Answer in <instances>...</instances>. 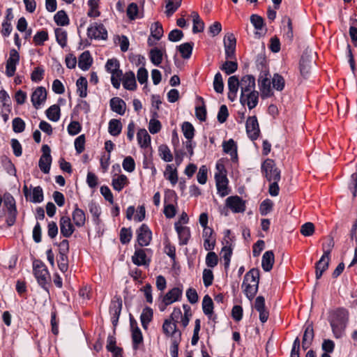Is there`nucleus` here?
Returning a JSON list of instances; mask_svg holds the SVG:
<instances>
[{"mask_svg":"<svg viewBox=\"0 0 357 357\" xmlns=\"http://www.w3.org/2000/svg\"><path fill=\"white\" fill-rule=\"evenodd\" d=\"M55 36L57 43L63 48L67 45V32L61 29L57 28L55 29Z\"/></svg>","mask_w":357,"mask_h":357,"instance_id":"nucleus-47","label":"nucleus"},{"mask_svg":"<svg viewBox=\"0 0 357 357\" xmlns=\"http://www.w3.org/2000/svg\"><path fill=\"white\" fill-rule=\"evenodd\" d=\"M13 129L15 132H22L25 129L24 121L19 117L15 118L13 120Z\"/></svg>","mask_w":357,"mask_h":357,"instance_id":"nucleus-64","label":"nucleus"},{"mask_svg":"<svg viewBox=\"0 0 357 357\" xmlns=\"http://www.w3.org/2000/svg\"><path fill=\"white\" fill-rule=\"evenodd\" d=\"M213 88L218 93H222L224 91L223 79L222 75L220 73H216L214 77Z\"/></svg>","mask_w":357,"mask_h":357,"instance_id":"nucleus-53","label":"nucleus"},{"mask_svg":"<svg viewBox=\"0 0 357 357\" xmlns=\"http://www.w3.org/2000/svg\"><path fill=\"white\" fill-rule=\"evenodd\" d=\"M77 91L81 98H84L87 95V80L84 77H80L76 82Z\"/></svg>","mask_w":357,"mask_h":357,"instance_id":"nucleus-46","label":"nucleus"},{"mask_svg":"<svg viewBox=\"0 0 357 357\" xmlns=\"http://www.w3.org/2000/svg\"><path fill=\"white\" fill-rule=\"evenodd\" d=\"M202 309L206 315L211 316L213 312V303L208 295H206L202 301Z\"/></svg>","mask_w":357,"mask_h":357,"instance_id":"nucleus-43","label":"nucleus"},{"mask_svg":"<svg viewBox=\"0 0 357 357\" xmlns=\"http://www.w3.org/2000/svg\"><path fill=\"white\" fill-rule=\"evenodd\" d=\"M271 83L270 79L268 78H264L261 80L259 86L262 97H269L273 95Z\"/></svg>","mask_w":357,"mask_h":357,"instance_id":"nucleus-45","label":"nucleus"},{"mask_svg":"<svg viewBox=\"0 0 357 357\" xmlns=\"http://www.w3.org/2000/svg\"><path fill=\"white\" fill-rule=\"evenodd\" d=\"M174 227L180 240V244L186 245L190 238V228L179 225V223H175Z\"/></svg>","mask_w":357,"mask_h":357,"instance_id":"nucleus-25","label":"nucleus"},{"mask_svg":"<svg viewBox=\"0 0 357 357\" xmlns=\"http://www.w3.org/2000/svg\"><path fill=\"white\" fill-rule=\"evenodd\" d=\"M139 144L142 148H146L151 143V137L145 129H140L137 134Z\"/></svg>","mask_w":357,"mask_h":357,"instance_id":"nucleus-37","label":"nucleus"},{"mask_svg":"<svg viewBox=\"0 0 357 357\" xmlns=\"http://www.w3.org/2000/svg\"><path fill=\"white\" fill-rule=\"evenodd\" d=\"M273 202L268 199H265L261 202L259 207L260 213L262 215H267L273 208Z\"/></svg>","mask_w":357,"mask_h":357,"instance_id":"nucleus-62","label":"nucleus"},{"mask_svg":"<svg viewBox=\"0 0 357 357\" xmlns=\"http://www.w3.org/2000/svg\"><path fill=\"white\" fill-rule=\"evenodd\" d=\"M259 270L252 268L244 276L242 288L246 297L252 300L257 293L259 283Z\"/></svg>","mask_w":357,"mask_h":357,"instance_id":"nucleus-1","label":"nucleus"},{"mask_svg":"<svg viewBox=\"0 0 357 357\" xmlns=\"http://www.w3.org/2000/svg\"><path fill=\"white\" fill-rule=\"evenodd\" d=\"M151 35L156 40H160L163 36V29L162 24L156 22L151 25Z\"/></svg>","mask_w":357,"mask_h":357,"instance_id":"nucleus-48","label":"nucleus"},{"mask_svg":"<svg viewBox=\"0 0 357 357\" xmlns=\"http://www.w3.org/2000/svg\"><path fill=\"white\" fill-rule=\"evenodd\" d=\"M34 275L38 284L46 289V284L50 280V273L46 266L39 260H35L33 263Z\"/></svg>","mask_w":357,"mask_h":357,"instance_id":"nucleus-4","label":"nucleus"},{"mask_svg":"<svg viewBox=\"0 0 357 357\" xmlns=\"http://www.w3.org/2000/svg\"><path fill=\"white\" fill-rule=\"evenodd\" d=\"M153 310L149 307H146L143 309L142 312L140 316V320L142 323V326L144 329L147 328L149 324L151 321L153 319Z\"/></svg>","mask_w":357,"mask_h":357,"instance_id":"nucleus-35","label":"nucleus"},{"mask_svg":"<svg viewBox=\"0 0 357 357\" xmlns=\"http://www.w3.org/2000/svg\"><path fill=\"white\" fill-rule=\"evenodd\" d=\"M255 90V78L254 76L247 75L241 79V94L249 93Z\"/></svg>","mask_w":357,"mask_h":357,"instance_id":"nucleus-21","label":"nucleus"},{"mask_svg":"<svg viewBox=\"0 0 357 357\" xmlns=\"http://www.w3.org/2000/svg\"><path fill=\"white\" fill-rule=\"evenodd\" d=\"M47 98V91L45 87L38 86L32 93L31 100L33 107L38 109Z\"/></svg>","mask_w":357,"mask_h":357,"instance_id":"nucleus-19","label":"nucleus"},{"mask_svg":"<svg viewBox=\"0 0 357 357\" xmlns=\"http://www.w3.org/2000/svg\"><path fill=\"white\" fill-rule=\"evenodd\" d=\"M162 328L164 334L170 337L172 340L181 339V332L177 328L176 322L165 319Z\"/></svg>","mask_w":357,"mask_h":357,"instance_id":"nucleus-12","label":"nucleus"},{"mask_svg":"<svg viewBox=\"0 0 357 357\" xmlns=\"http://www.w3.org/2000/svg\"><path fill=\"white\" fill-rule=\"evenodd\" d=\"M284 79L282 76L275 73L272 78L273 87L278 91H282L284 87Z\"/></svg>","mask_w":357,"mask_h":357,"instance_id":"nucleus-54","label":"nucleus"},{"mask_svg":"<svg viewBox=\"0 0 357 357\" xmlns=\"http://www.w3.org/2000/svg\"><path fill=\"white\" fill-rule=\"evenodd\" d=\"M132 238V231L130 229L123 227L120 231V241L121 243H128Z\"/></svg>","mask_w":357,"mask_h":357,"instance_id":"nucleus-63","label":"nucleus"},{"mask_svg":"<svg viewBox=\"0 0 357 357\" xmlns=\"http://www.w3.org/2000/svg\"><path fill=\"white\" fill-rule=\"evenodd\" d=\"M193 43H185L178 47V50L183 59H189L192 54Z\"/></svg>","mask_w":357,"mask_h":357,"instance_id":"nucleus-44","label":"nucleus"},{"mask_svg":"<svg viewBox=\"0 0 357 357\" xmlns=\"http://www.w3.org/2000/svg\"><path fill=\"white\" fill-rule=\"evenodd\" d=\"M255 308L259 313V319L261 323H265L269 316L268 310L265 307V299L263 296H259L255 299Z\"/></svg>","mask_w":357,"mask_h":357,"instance_id":"nucleus-23","label":"nucleus"},{"mask_svg":"<svg viewBox=\"0 0 357 357\" xmlns=\"http://www.w3.org/2000/svg\"><path fill=\"white\" fill-rule=\"evenodd\" d=\"M220 255L225 261V267L227 268L229 266L231 257L232 255V249L229 246H224L222 248Z\"/></svg>","mask_w":357,"mask_h":357,"instance_id":"nucleus-58","label":"nucleus"},{"mask_svg":"<svg viewBox=\"0 0 357 357\" xmlns=\"http://www.w3.org/2000/svg\"><path fill=\"white\" fill-rule=\"evenodd\" d=\"M182 131L187 139H192L195 135V129L190 123L184 122L182 125Z\"/></svg>","mask_w":357,"mask_h":357,"instance_id":"nucleus-55","label":"nucleus"},{"mask_svg":"<svg viewBox=\"0 0 357 357\" xmlns=\"http://www.w3.org/2000/svg\"><path fill=\"white\" fill-rule=\"evenodd\" d=\"M48 40V33L46 31H40L33 36V42L36 45H43Z\"/></svg>","mask_w":357,"mask_h":357,"instance_id":"nucleus-60","label":"nucleus"},{"mask_svg":"<svg viewBox=\"0 0 357 357\" xmlns=\"http://www.w3.org/2000/svg\"><path fill=\"white\" fill-rule=\"evenodd\" d=\"M165 178L170 181L172 185L178 182V174L176 168H173L172 165H167L164 173Z\"/></svg>","mask_w":357,"mask_h":357,"instance_id":"nucleus-38","label":"nucleus"},{"mask_svg":"<svg viewBox=\"0 0 357 357\" xmlns=\"http://www.w3.org/2000/svg\"><path fill=\"white\" fill-rule=\"evenodd\" d=\"M122 166L124 170L128 172H132L135 169V162L131 156H127L124 158Z\"/></svg>","mask_w":357,"mask_h":357,"instance_id":"nucleus-61","label":"nucleus"},{"mask_svg":"<svg viewBox=\"0 0 357 357\" xmlns=\"http://www.w3.org/2000/svg\"><path fill=\"white\" fill-rule=\"evenodd\" d=\"M226 205L234 213H242L245 210V202L238 196H231L227 198Z\"/></svg>","mask_w":357,"mask_h":357,"instance_id":"nucleus-16","label":"nucleus"},{"mask_svg":"<svg viewBox=\"0 0 357 357\" xmlns=\"http://www.w3.org/2000/svg\"><path fill=\"white\" fill-rule=\"evenodd\" d=\"M182 295V290L178 287H174L169 290L162 298V305L160 306L161 311H164L166 307L177 301Z\"/></svg>","mask_w":357,"mask_h":357,"instance_id":"nucleus-15","label":"nucleus"},{"mask_svg":"<svg viewBox=\"0 0 357 357\" xmlns=\"http://www.w3.org/2000/svg\"><path fill=\"white\" fill-rule=\"evenodd\" d=\"M122 129V125L119 120L112 119L109 122L108 130L109 132L113 136L119 135Z\"/></svg>","mask_w":357,"mask_h":357,"instance_id":"nucleus-42","label":"nucleus"},{"mask_svg":"<svg viewBox=\"0 0 357 357\" xmlns=\"http://www.w3.org/2000/svg\"><path fill=\"white\" fill-rule=\"evenodd\" d=\"M217 190L221 197H225L229 193L227 188L228 180L227 176L221 172L217 173L215 175Z\"/></svg>","mask_w":357,"mask_h":357,"instance_id":"nucleus-20","label":"nucleus"},{"mask_svg":"<svg viewBox=\"0 0 357 357\" xmlns=\"http://www.w3.org/2000/svg\"><path fill=\"white\" fill-rule=\"evenodd\" d=\"M61 234L66 238L70 237L75 231V227L69 216L63 215L59 221Z\"/></svg>","mask_w":357,"mask_h":357,"instance_id":"nucleus-18","label":"nucleus"},{"mask_svg":"<svg viewBox=\"0 0 357 357\" xmlns=\"http://www.w3.org/2000/svg\"><path fill=\"white\" fill-rule=\"evenodd\" d=\"M42 151L43 154L39 160L38 166L43 173L48 174L52 163L51 150L48 145L45 144L42 146Z\"/></svg>","mask_w":357,"mask_h":357,"instance_id":"nucleus-10","label":"nucleus"},{"mask_svg":"<svg viewBox=\"0 0 357 357\" xmlns=\"http://www.w3.org/2000/svg\"><path fill=\"white\" fill-rule=\"evenodd\" d=\"M259 100V93L257 91L241 94L240 102L243 105H247L250 109L255 108Z\"/></svg>","mask_w":357,"mask_h":357,"instance_id":"nucleus-17","label":"nucleus"},{"mask_svg":"<svg viewBox=\"0 0 357 357\" xmlns=\"http://www.w3.org/2000/svg\"><path fill=\"white\" fill-rule=\"evenodd\" d=\"M149 57L151 63L155 66H160L162 61L163 52L161 50L155 47L150 50Z\"/></svg>","mask_w":357,"mask_h":357,"instance_id":"nucleus-36","label":"nucleus"},{"mask_svg":"<svg viewBox=\"0 0 357 357\" xmlns=\"http://www.w3.org/2000/svg\"><path fill=\"white\" fill-rule=\"evenodd\" d=\"M275 261L273 252L271 250L266 251L264 253L261 260V266L264 271H270L273 266Z\"/></svg>","mask_w":357,"mask_h":357,"instance_id":"nucleus-29","label":"nucleus"},{"mask_svg":"<svg viewBox=\"0 0 357 357\" xmlns=\"http://www.w3.org/2000/svg\"><path fill=\"white\" fill-rule=\"evenodd\" d=\"M132 261L137 266H149L150 259H146V255L144 250L136 249L132 257Z\"/></svg>","mask_w":357,"mask_h":357,"instance_id":"nucleus-27","label":"nucleus"},{"mask_svg":"<svg viewBox=\"0 0 357 357\" xmlns=\"http://www.w3.org/2000/svg\"><path fill=\"white\" fill-rule=\"evenodd\" d=\"M329 321L334 336L336 338L342 337L348 321L347 312L343 309H338L331 314Z\"/></svg>","mask_w":357,"mask_h":357,"instance_id":"nucleus-2","label":"nucleus"},{"mask_svg":"<svg viewBox=\"0 0 357 357\" xmlns=\"http://www.w3.org/2000/svg\"><path fill=\"white\" fill-rule=\"evenodd\" d=\"M129 183L127 176L124 174L115 176L112 178V185L115 190L121 191Z\"/></svg>","mask_w":357,"mask_h":357,"instance_id":"nucleus-33","label":"nucleus"},{"mask_svg":"<svg viewBox=\"0 0 357 357\" xmlns=\"http://www.w3.org/2000/svg\"><path fill=\"white\" fill-rule=\"evenodd\" d=\"M220 69L227 75H230L237 70L238 63L236 61H227L222 65Z\"/></svg>","mask_w":357,"mask_h":357,"instance_id":"nucleus-50","label":"nucleus"},{"mask_svg":"<svg viewBox=\"0 0 357 357\" xmlns=\"http://www.w3.org/2000/svg\"><path fill=\"white\" fill-rule=\"evenodd\" d=\"M123 85L126 89L134 91L137 87L135 76L133 72L126 73L123 79Z\"/></svg>","mask_w":357,"mask_h":357,"instance_id":"nucleus-31","label":"nucleus"},{"mask_svg":"<svg viewBox=\"0 0 357 357\" xmlns=\"http://www.w3.org/2000/svg\"><path fill=\"white\" fill-rule=\"evenodd\" d=\"M87 35L91 39L105 40L107 38V31L103 24L95 22L88 28Z\"/></svg>","mask_w":357,"mask_h":357,"instance_id":"nucleus-9","label":"nucleus"},{"mask_svg":"<svg viewBox=\"0 0 357 357\" xmlns=\"http://www.w3.org/2000/svg\"><path fill=\"white\" fill-rule=\"evenodd\" d=\"M136 322L132 318L130 319V326L132 328V339L133 342V349L135 350L138 349L139 344L143 341V337L140 329L137 326Z\"/></svg>","mask_w":357,"mask_h":357,"instance_id":"nucleus-26","label":"nucleus"},{"mask_svg":"<svg viewBox=\"0 0 357 357\" xmlns=\"http://www.w3.org/2000/svg\"><path fill=\"white\" fill-rule=\"evenodd\" d=\"M316 52L311 48H306L300 61V70L303 76H307L316 66Z\"/></svg>","mask_w":357,"mask_h":357,"instance_id":"nucleus-3","label":"nucleus"},{"mask_svg":"<svg viewBox=\"0 0 357 357\" xmlns=\"http://www.w3.org/2000/svg\"><path fill=\"white\" fill-rule=\"evenodd\" d=\"M72 218L75 226L82 227L85 225L86 215L83 210L76 204L72 213Z\"/></svg>","mask_w":357,"mask_h":357,"instance_id":"nucleus-28","label":"nucleus"},{"mask_svg":"<svg viewBox=\"0 0 357 357\" xmlns=\"http://www.w3.org/2000/svg\"><path fill=\"white\" fill-rule=\"evenodd\" d=\"M122 308V301L121 300L118 301L116 303H114L112 307V324L114 326H116L118 323L119 318L121 314Z\"/></svg>","mask_w":357,"mask_h":357,"instance_id":"nucleus-52","label":"nucleus"},{"mask_svg":"<svg viewBox=\"0 0 357 357\" xmlns=\"http://www.w3.org/2000/svg\"><path fill=\"white\" fill-rule=\"evenodd\" d=\"M262 172H264L265 176L270 182L273 181H280V170H279L271 159H266L261 165Z\"/></svg>","mask_w":357,"mask_h":357,"instance_id":"nucleus-6","label":"nucleus"},{"mask_svg":"<svg viewBox=\"0 0 357 357\" xmlns=\"http://www.w3.org/2000/svg\"><path fill=\"white\" fill-rule=\"evenodd\" d=\"M165 14L167 17L172 16L181 6L182 0H167Z\"/></svg>","mask_w":357,"mask_h":357,"instance_id":"nucleus-39","label":"nucleus"},{"mask_svg":"<svg viewBox=\"0 0 357 357\" xmlns=\"http://www.w3.org/2000/svg\"><path fill=\"white\" fill-rule=\"evenodd\" d=\"M54 18L59 26H66L69 24L68 17L64 10L58 11Z\"/></svg>","mask_w":357,"mask_h":357,"instance_id":"nucleus-51","label":"nucleus"},{"mask_svg":"<svg viewBox=\"0 0 357 357\" xmlns=\"http://www.w3.org/2000/svg\"><path fill=\"white\" fill-rule=\"evenodd\" d=\"M223 150L226 153L229 154L231 158H237V149L235 142L230 139L227 142H224L222 144Z\"/></svg>","mask_w":357,"mask_h":357,"instance_id":"nucleus-40","label":"nucleus"},{"mask_svg":"<svg viewBox=\"0 0 357 357\" xmlns=\"http://www.w3.org/2000/svg\"><path fill=\"white\" fill-rule=\"evenodd\" d=\"M3 205L8 211L7 225L10 227L15 224L17 216L15 200L10 194H5L3 199Z\"/></svg>","mask_w":357,"mask_h":357,"instance_id":"nucleus-5","label":"nucleus"},{"mask_svg":"<svg viewBox=\"0 0 357 357\" xmlns=\"http://www.w3.org/2000/svg\"><path fill=\"white\" fill-rule=\"evenodd\" d=\"M330 257H326L322 256L321 259L317 262L315 268L316 279L319 280L323 273L328 269L329 266Z\"/></svg>","mask_w":357,"mask_h":357,"instance_id":"nucleus-30","label":"nucleus"},{"mask_svg":"<svg viewBox=\"0 0 357 357\" xmlns=\"http://www.w3.org/2000/svg\"><path fill=\"white\" fill-rule=\"evenodd\" d=\"M99 1L98 0H89L88 5L90 10L88 12V16L91 17H97L100 15V13L98 10Z\"/></svg>","mask_w":357,"mask_h":357,"instance_id":"nucleus-57","label":"nucleus"},{"mask_svg":"<svg viewBox=\"0 0 357 357\" xmlns=\"http://www.w3.org/2000/svg\"><path fill=\"white\" fill-rule=\"evenodd\" d=\"M59 257L58 259V266L59 270L65 273L68 268V259L67 252L69 250V243L68 240H63L60 243Z\"/></svg>","mask_w":357,"mask_h":357,"instance_id":"nucleus-8","label":"nucleus"},{"mask_svg":"<svg viewBox=\"0 0 357 357\" xmlns=\"http://www.w3.org/2000/svg\"><path fill=\"white\" fill-rule=\"evenodd\" d=\"M159 154L161 158L165 162H171L173 160V155L169 147L165 144H162L158 149Z\"/></svg>","mask_w":357,"mask_h":357,"instance_id":"nucleus-49","label":"nucleus"},{"mask_svg":"<svg viewBox=\"0 0 357 357\" xmlns=\"http://www.w3.org/2000/svg\"><path fill=\"white\" fill-rule=\"evenodd\" d=\"M137 241L139 246L144 247L149 245L152 239V233L149 227L142 224L137 230Z\"/></svg>","mask_w":357,"mask_h":357,"instance_id":"nucleus-11","label":"nucleus"},{"mask_svg":"<svg viewBox=\"0 0 357 357\" xmlns=\"http://www.w3.org/2000/svg\"><path fill=\"white\" fill-rule=\"evenodd\" d=\"M92 58L89 51H85L79 57L78 66L83 70H88L92 64Z\"/></svg>","mask_w":357,"mask_h":357,"instance_id":"nucleus-34","label":"nucleus"},{"mask_svg":"<svg viewBox=\"0 0 357 357\" xmlns=\"http://www.w3.org/2000/svg\"><path fill=\"white\" fill-rule=\"evenodd\" d=\"M47 118L52 121H57L60 119V107L58 105H53L46 110Z\"/></svg>","mask_w":357,"mask_h":357,"instance_id":"nucleus-41","label":"nucleus"},{"mask_svg":"<svg viewBox=\"0 0 357 357\" xmlns=\"http://www.w3.org/2000/svg\"><path fill=\"white\" fill-rule=\"evenodd\" d=\"M314 337V333L312 325L308 324L304 331L302 339V348L303 350L307 349L312 344Z\"/></svg>","mask_w":357,"mask_h":357,"instance_id":"nucleus-24","label":"nucleus"},{"mask_svg":"<svg viewBox=\"0 0 357 357\" xmlns=\"http://www.w3.org/2000/svg\"><path fill=\"white\" fill-rule=\"evenodd\" d=\"M236 40L234 35L231 33H228L225 35L224 38L225 49H236Z\"/></svg>","mask_w":357,"mask_h":357,"instance_id":"nucleus-56","label":"nucleus"},{"mask_svg":"<svg viewBox=\"0 0 357 357\" xmlns=\"http://www.w3.org/2000/svg\"><path fill=\"white\" fill-rule=\"evenodd\" d=\"M110 107L113 112L123 115L126 112V103L119 98H113L110 100Z\"/></svg>","mask_w":357,"mask_h":357,"instance_id":"nucleus-32","label":"nucleus"},{"mask_svg":"<svg viewBox=\"0 0 357 357\" xmlns=\"http://www.w3.org/2000/svg\"><path fill=\"white\" fill-rule=\"evenodd\" d=\"M20 61V54L15 49H12L9 53V58L6 61V74L8 77H13L16 70V66Z\"/></svg>","mask_w":357,"mask_h":357,"instance_id":"nucleus-13","label":"nucleus"},{"mask_svg":"<svg viewBox=\"0 0 357 357\" xmlns=\"http://www.w3.org/2000/svg\"><path fill=\"white\" fill-rule=\"evenodd\" d=\"M23 192L26 199L32 203H40L43 201V190L40 186H36L29 189L26 185H24L23 187Z\"/></svg>","mask_w":357,"mask_h":357,"instance_id":"nucleus-7","label":"nucleus"},{"mask_svg":"<svg viewBox=\"0 0 357 357\" xmlns=\"http://www.w3.org/2000/svg\"><path fill=\"white\" fill-rule=\"evenodd\" d=\"M246 132L249 138L255 140L258 138L260 133L259 123L255 116H250L246 121Z\"/></svg>","mask_w":357,"mask_h":357,"instance_id":"nucleus-14","label":"nucleus"},{"mask_svg":"<svg viewBox=\"0 0 357 357\" xmlns=\"http://www.w3.org/2000/svg\"><path fill=\"white\" fill-rule=\"evenodd\" d=\"M239 87L241 88V80L236 75L229 77L228 98L230 100L234 101L236 99Z\"/></svg>","mask_w":357,"mask_h":357,"instance_id":"nucleus-22","label":"nucleus"},{"mask_svg":"<svg viewBox=\"0 0 357 357\" xmlns=\"http://www.w3.org/2000/svg\"><path fill=\"white\" fill-rule=\"evenodd\" d=\"M314 231V225L312 222H307L303 224L301 227V233L304 236H310L313 235Z\"/></svg>","mask_w":357,"mask_h":357,"instance_id":"nucleus-59","label":"nucleus"}]
</instances>
